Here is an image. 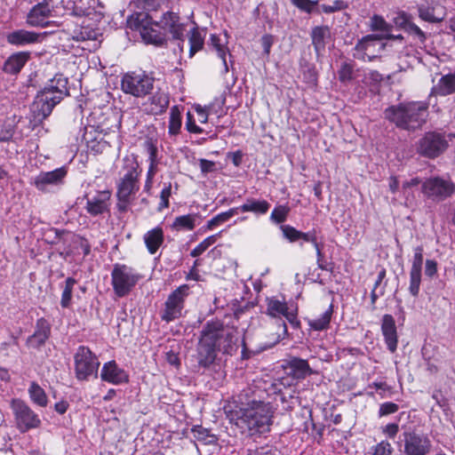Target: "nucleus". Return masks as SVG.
<instances>
[{
    "label": "nucleus",
    "mask_w": 455,
    "mask_h": 455,
    "mask_svg": "<svg viewBox=\"0 0 455 455\" xmlns=\"http://www.w3.org/2000/svg\"><path fill=\"white\" fill-rule=\"evenodd\" d=\"M52 0H44L32 7L27 17V23L32 27L44 28L48 26V19L52 13L50 2Z\"/></svg>",
    "instance_id": "19"
},
{
    "label": "nucleus",
    "mask_w": 455,
    "mask_h": 455,
    "mask_svg": "<svg viewBox=\"0 0 455 455\" xmlns=\"http://www.w3.org/2000/svg\"><path fill=\"white\" fill-rule=\"evenodd\" d=\"M339 79L343 84L351 82L354 78V67L350 63L343 62L338 71Z\"/></svg>",
    "instance_id": "47"
},
{
    "label": "nucleus",
    "mask_w": 455,
    "mask_h": 455,
    "mask_svg": "<svg viewBox=\"0 0 455 455\" xmlns=\"http://www.w3.org/2000/svg\"><path fill=\"white\" fill-rule=\"evenodd\" d=\"M448 147V141L443 134L430 132H427L418 144V152L424 156L435 158L441 155Z\"/></svg>",
    "instance_id": "14"
},
{
    "label": "nucleus",
    "mask_w": 455,
    "mask_h": 455,
    "mask_svg": "<svg viewBox=\"0 0 455 455\" xmlns=\"http://www.w3.org/2000/svg\"><path fill=\"white\" fill-rule=\"evenodd\" d=\"M144 242L150 254H155L164 243V231L157 227L144 235Z\"/></svg>",
    "instance_id": "31"
},
{
    "label": "nucleus",
    "mask_w": 455,
    "mask_h": 455,
    "mask_svg": "<svg viewBox=\"0 0 455 455\" xmlns=\"http://www.w3.org/2000/svg\"><path fill=\"white\" fill-rule=\"evenodd\" d=\"M381 333L387 349L391 353H395L397 349L398 336L395 321L392 315L386 314L382 316Z\"/></svg>",
    "instance_id": "21"
},
{
    "label": "nucleus",
    "mask_w": 455,
    "mask_h": 455,
    "mask_svg": "<svg viewBox=\"0 0 455 455\" xmlns=\"http://www.w3.org/2000/svg\"><path fill=\"white\" fill-rule=\"evenodd\" d=\"M235 214H237V209L235 208H231L227 212H220L207 221L205 228L208 230H212L214 228L219 227L220 225L228 221Z\"/></svg>",
    "instance_id": "40"
},
{
    "label": "nucleus",
    "mask_w": 455,
    "mask_h": 455,
    "mask_svg": "<svg viewBox=\"0 0 455 455\" xmlns=\"http://www.w3.org/2000/svg\"><path fill=\"white\" fill-rule=\"evenodd\" d=\"M102 32L99 28L92 26H81L78 30L74 32L73 38L76 41L91 42L90 45L93 49H97L102 41Z\"/></svg>",
    "instance_id": "25"
},
{
    "label": "nucleus",
    "mask_w": 455,
    "mask_h": 455,
    "mask_svg": "<svg viewBox=\"0 0 455 455\" xmlns=\"http://www.w3.org/2000/svg\"><path fill=\"white\" fill-rule=\"evenodd\" d=\"M290 208L287 205H278L274 208L270 214L271 221L280 224L286 220Z\"/></svg>",
    "instance_id": "46"
},
{
    "label": "nucleus",
    "mask_w": 455,
    "mask_h": 455,
    "mask_svg": "<svg viewBox=\"0 0 455 455\" xmlns=\"http://www.w3.org/2000/svg\"><path fill=\"white\" fill-rule=\"evenodd\" d=\"M192 432L194 433V436L198 441L203 442L204 444H213L218 441V438L215 435L211 434L208 429L204 428L201 426L194 427L192 428Z\"/></svg>",
    "instance_id": "41"
},
{
    "label": "nucleus",
    "mask_w": 455,
    "mask_h": 455,
    "mask_svg": "<svg viewBox=\"0 0 455 455\" xmlns=\"http://www.w3.org/2000/svg\"><path fill=\"white\" fill-rule=\"evenodd\" d=\"M189 286L182 284L174 290L164 302V308L161 312V319L164 322L170 323L182 315L185 299L188 295Z\"/></svg>",
    "instance_id": "12"
},
{
    "label": "nucleus",
    "mask_w": 455,
    "mask_h": 455,
    "mask_svg": "<svg viewBox=\"0 0 455 455\" xmlns=\"http://www.w3.org/2000/svg\"><path fill=\"white\" fill-rule=\"evenodd\" d=\"M454 189L455 187L452 182L439 177L429 178L421 186L423 195L435 202L445 200L453 194Z\"/></svg>",
    "instance_id": "13"
},
{
    "label": "nucleus",
    "mask_w": 455,
    "mask_h": 455,
    "mask_svg": "<svg viewBox=\"0 0 455 455\" xmlns=\"http://www.w3.org/2000/svg\"><path fill=\"white\" fill-rule=\"evenodd\" d=\"M169 95L163 91H156L148 100L149 112L160 115L165 112L169 106Z\"/></svg>",
    "instance_id": "29"
},
{
    "label": "nucleus",
    "mask_w": 455,
    "mask_h": 455,
    "mask_svg": "<svg viewBox=\"0 0 455 455\" xmlns=\"http://www.w3.org/2000/svg\"><path fill=\"white\" fill-rule=\"evenodd\" d=\"M141 278L140 274L125 264H115L111 272V284L119 298L128 295Z\"/></svg>",
    "instance_id": "7"
},
{
    "label": "nucleus",
    "mask_w": 455,
    "mask_h": 455,
    "mask_svg": "<svg viewBox=\"0 0 455 455\" xmlns=\"http://www.w3.org/2000/svg\"><path fill=\"white\" fill-rule=\"evenodd\" d=\"M196 214L178 216L174 219L172 228L176 231H191L196 227Z\"/></svg>",
    "instance_id": "36"
},
{
    "label": "nucleus",
    "mask_w": 455,
    "mask_h": 455,
    "mask_svg": "<svg viewBox=\"0 0 455 455\" xmlns=\"http://www.w3.org/2000/svg\"><path fill=\"white\" fill-rule=\"evenodd\" d=\"M403 455H428L432 443L428 436L417 430H407L400 435Z\"/></svg>",
    "instance_id": "11"
},
{
    "label": "nucleus",
    "mask_w": 455,
    "mask_h": 455,
    "mask_svg": "<svg viewBox=\"0 0 455 455\" xmlns=\"http://www.w3.org/2000/svg\"><path fill=\"white\" fill-rule=\"evenodd\" d=\"M43 35L28 31L26 29H17L6 36V41L8 44L15 46H24L28 44H36L41 41Z\"/></svg>",
    "instance_id": "24"
},
{
    "label": "nucleus",
    "mask_w": 455,
    "mask_h": 455,
    "mask_svg": "<svg viewBox=\"0 0 455 455\" xmlns=\"http://www.w3.org/2000/svg\"><path fill=\"white\" fill-rule=\"evenodd\" d=\"M223 327L220 320H211L204 325L197 346V362L200 366L209 367L215 361L219 337Z\"/></svg>",
    "instance_id": "5"
},
{
    "label": "nucleus",
    "mask_w": 455,
    "mask_h": 455,
    "mask_svg": "<svg viewBox=\"0 0 455 455\" xmlns=\"http://www.w3.org/2000/svg\"><path fill=\"white\" fill-rule=\"evenodd\" d=\"M87 149L93 154L102 153L106 148V141L103 140L102 137H98L94 140H92L86 145Z\"/></svg>",
    "instance_id": "54"
},
{
    "label": "nucleus",
    "mask_w": 455,
    "mask_h": 455,
    "mask_svg": "<svg viewBox=\"0 0 455 455\" xmlns=\"http://www.w3.org/2000/svg\"><path fill=\"white\" fill-rule=\"evenodd\" d=\"M68 84V77L62 74H57L37 92L30 107L34 123H42L51 115L54 107L69 95Z\"/></svg>",
    "instance_id": "3"
},
{
    "label": "nucleus",
    "mask_w": 455,
    "mask_h": 455,
    "mask_svg": "<svg viewBox=\"0 0 455 455\" xmlns=\"http://www.w3.org/2000/svg\"><path fill=\"white\" fill-rule=\"evenodd\" d=\"M408 30L410 33L414 34L418 36L421 43L425 42L426 35L425 33L414 23H408L407 25Z\"/></svg>",
    "instance_id": "62"
},
{
    "label": "nucleus",
    "mask_w": 455,
    "mask_h": 455,
    "mask_svg": "<svg viewBox=\"0 0 455 455\" xmlns=\"http://www.w3.org/2000/svg\"><path fill=\"white\" fill-rule=\"evenodd\" d=\"M220 235V233L210 235L205 238L191 251L190 256L196 258L203 254L211 245L216 243Z\"/></svg>",
    "instance_id": "43"
},
{
    "label": "nucleus",
    "mask_w": 455,
    "mask_h": 455,
    "mask_svg": "<svg viewBox=\"0 0 455 455\" xmlns=\"http://www.w3.org/2000/svg\"><path fill=\"white\" fill-rule=\"evenodd\" d=\"M76 283V280L73 277H68L66 279L60 299L62 307L67 308L69 307L72 299L73 288Z\"/></svg>",
    "instance_id": "42"
},
{
    "label": "nucleus",
    "mask_w": 455,
    "mask_h": 455,
    "mask_svg": "<svg viewBox=\"0 0 455 455\" xmlns=\"http://www.w3.org/2000/svg\"><path fill=\"white\" fill-rule=\"evenodd\" d=\"M418 12L419 17L428 22H440L443 18H437L435 16V8L428 4H419L418 6Z\"/></svg>",
    "instance_id": "45"
},
{
    "label": "nucleus",
    "mask_w": 455,
    "mask_h": 455,
    "mask_svg": "<svg viewBox=\"0 0 455 455\" xmlns=\"http://www.w3.org/2000/svg\"><path fill=\"white\" fill-rule=\"evenodd\" d=\"M286 368L290 370V374L297 379H303L313 374L307 361L299 357H291L286 363Z\"/></svg>",
    "instance_id": "27"
},
{
    "label": "nucleus",
    "mask_w": 455,
    "mask_h": 455,
    "mask_svg": "<svg viewBox=\"0 0 455 455\" xmlns=\"http://www.w3.org/2000/svg\"><path fill=\"white\" fill-rule=\"evenodd\" d=\"M432 92L441 96L455 92V74L443 76L437 84L433 87Z\"/></svg>",
    "instance_id": "34"
},
{
    "label": "nucleus",
    "mask_w": 455,
    "mask_h": 455,
    "mask_svg": "<svg viewBox=\"0 0 455 455\" xmlns=\"http://www.w3.org/2000/svg\"><path fill=\"white\" fill-rule=\"evenodd\" d=\"M422 264H423V247L417 246L416 248H414V255H413V259H412L411 269L421 270Z\"/></svg>",
    "instance_id": "55"
},
{
    "label": "nucleus",
    "mask_w": 455,
    "mask_h": 455,
    "mask_svg": "<svg viewBox=\"0 0 455 455\" xmlns=\"http://www.w3.org/2000/svg\"><path fill=\"white\" fill-rule=\"evenodd\" d=\"M421 283V270L411 269L410 270V293L417 297L419 292V287Z\"/></svg>",
    "instance_id": "44"
},
{
    "label": "nucleus",
    "mask_w": 455,
    "mask_h": 455,
    "mask_svg": "<svg viewBox=\"0 0 455 455\" xmlns=\"http://www.w3.org/2000/svg\"><path fill=\"white\" fill-rule=\"evenodd\" d=\"M228 44V35L225 33V39L222 40L218 35L212 34L210 36L209 45L212 47L213 50L216 51L220 59H221L224 70L227 73L228 71V67L227 64L226 56L229 52L227 47Z\"/></svg>",
    "instance_id": "32"
},
{
    "label": "nucleus",
    "mask_w": 455,
    "mask_h": 455,
    "mask_svg": "<svg viewBox=\"0 0 455 455\" xmlns=\"http://www.w3.org/2000/svg\"><path fill=\"white\" fill-rule=\"evenodd\" d=\"M267 314L273 317L278 318L275 320V324L279 329L276 337L271 342V345L278 343L282 339L287 335V326L281 319V316L286 318L290 324L298 329L300 326V322L298 320V308L297 307H289L285 301H281L272 299L267 303Z\"/></svg>",
    "instance_id": "6"
},
{
    "label": "nucleus",
    "mask_w": 455,
    "mask_h": 455,
    "mask_svg": "<svg viewBox=\"0 0 455 455\" xmlns=\"http://www.w3.org/2000/svg\"><path fill=\"white\" fill-rule=\"evenodd\" d=\"M98 137H100V134L97 133L93 127H90V129L85 128L84 133L83 135V140L87 145L88 143H90L92 140H94Z\"/></svg>",
    "instance_id": "63"
},
{
    "label": "nucleus",
    "mask_w": 455,
    "mask_h": 455,
    "mask_svg": "<svg viewBox=\"0 0 455 455\" xmlns=\"http://www.w3.org/2000/svg\"><path fill=\"white\" fill-rule=\"evenodd\" d=\"M427 107L420 102L401 103L387 108L385 118L404 130H414L421 127L427 117Z\"/></svg>",
    "instance_id": "4"
},
{
    "label": "nucleus",
    "mask_w": 455,
    "mask_h": 455,
    "mask_svg": "<svg viewBox=\"0 0 455 455\" xmlns=\"http://www.w3.org/2000/svg\"><path fill=\"white\" fill-rule=\"evenodd\" d=\"M51 324L44 317L37 319L35 331L27 339V344L34 348H39L44 346L51 335Z\"/></svg>",
    "instance_id": "22"
},
{
    "label": "nucleus",
    "mask_w": 455,
    "mask_h": 455,
    "mask_svg": "<svg viewBox=\"0 0 455 455\" xmlns=\"http://www.w3.org/2000/svg\"><path fill=\"white\" fill-rule=\"evenodd\" d=\"M29 397L32 402L40 407H46L48 398L45 391L35 381L31 382L28 388Z\"/></svg>",
    "instance_id": "37"
},
{
    "label": "nucleus",
    "mask_w": 455,
    "mask_h": 455,
    "mask_svg": "<svg viewBox=\"0 0 455 455\" xmlns=\"http://www.w3.org/2000/svg\"><path fill=\"white\" fill-rule=\"evenodd\" d=\"M437 273V262L434 259H427L425 264V275L430 278Z\"/></svg>",
    "instance_id": "61"
},
{
    "label": "nucleus",
    "mask_w": 455,
    "mask_h": 455,
    "mask_svg": "<svg viewBox=\"0 0 455 455\" xmlns=\"http://www.w3.org/2000/svg\"><path fill=\"white\" fill-rule=\"evenodd\" d=\"M380 43V37L377 35H367L359 40L355 48L353 56L355 59L371 61L378 58L379 53L384 49Z\"/></svg>",
    "instance_id": "16"
},
{
    "label": "nucleus",
    "mask_w": 455,
    "mask_h": 455,
    "mask_svg": "<svg viewBox=\"0 0 455 455\" xmlns=\"http://www.w3.org/2000/svg\"><path fill=\"white\" fill-rule=\"evenodd\" d=\"M181 113L178 106H172L170 110L168 132L171 136H176L181 129Z\"/></svg>",
    "instance_id": "39"
},
{
    "label": "nucleus",
    "mask_w": 455,
    "mask_h": 455,
    "mask_svg": "<svg viewBox=\"0 0 455 455\" xmlns=\"http://www.w3.org/2000/svg\"><path fill=\"white\" fill-rule=\"evenodd\" d=\"M172 195V184L168 183L164 185V188L160 193L161 202L158 205V211L161 212L165 208L169 207V198Z\"/></svg>",
    "instance_id": "52"
},
{
    "label": "nucleus",
    "mask_w": 455,
    "mask_h": 455,
    "mask_svg": "<svg viewBox=\"0 0 455 455\" xmlns=\"http://www.w3.org/2000/svg\"><path fill=\"white\" fill-rule=\"evenodd\" d=\"M394 449L387 441H381L373 447L372 455H393Z\"/></svg>",
    "instance_id": "53"
},
{
    "label": "nucleus",
    "mask_w": 455,
    "mask_h": 455,
    "mask_svg": "<svg viewBox=\"0 0 455 455\" xmlns=\"http://www.w3.org/2000/svg\"><path fill=\"white\" fill-rule=\"evenodd\" d=\"M15 424L21 433H26L30 429L37 428L41 425V419L38 415L22 400L12 399L11 403Z\"/></svg>",
    "instance_id": "10"
},
{
    "label": "nucleus",
    "mask_w": 455,
    "mask_h": 455,
    "mask_svg": "<svg viewBox=\"0 0 455 455\" xmlns=\"http://www.w3.org/2000/svg\"><path fill=\"white\" fill-rule=\"evenodd\" d=\"M127 26L139 31L146 44L156 46L165 44L170 34L172 39L179 41L180 51L183 52L185 24L176 12H164L159 21L154 20L148 13L137 12L127 19Z\"/></svg>",
    "instance_id": "2"
},
{
    "label": "nucleus",
    "mask_w": 455,
    "mask_h": 455,
    "mask_svg": "<svg viewBox=\"0 0 455 455\" xmlns=\"http://www.w3.org/2000/svg\"><path fill=\"white\" fill-rule=\"evenodd\" d=\"M84 199L87 213L96 217L109 212L111 191L90 190L84 195Z\"/></svg>",
    "instance_id": "17"
},
{
    "label": "nucleus",
    "mask_w": 455,
    "mask_h": 455,
    "mask_svg": "<svg viewBox=\"0 0 455 455\" xmlns=\"http://www.w3.org/2000/svg\"><path fill=\"white\" fill-rule=\"evenodd\" d=\"M313 246L315 247V252H316V263H317V267L322 269V270H326V267L325 265L323 264V244L322 243H319L317 240L313 243Z\"/></svg>",
    "instance_id": "58"
},
{
    "label": "nucleus",
    "mask_w": 455,
    "mask_h": 455,
    "mask_svg": "<svg viewBox=\"0 0 455 455\" xmlns=\"http://www.w3.org/2000/svg\"><path fill=\"white\" fill-rule=\"evenodd\" d=\"M75 374L78 380H88L97 377L100 361L95 354L85 346H79L74 355Z\"/></svg>",
    "instance_id": "9"
},
{
    "label": "nucleus",
    "mask_w": 455,
    "mask_h": 455,
    "mask_svg": "<svg viewBox=\"0 0 455 455\" xmlns=\"http://www.w3.org/2000/svg\"><path fill=\"white\" fill-rule=\"evenodd\" d=\"M199 165L202 173L207 174L216 171V163L211 160L201 158L199 159Z\"/></svg>",
    "instance_id": "59"
},
{
    "label": "nucleus",
    "mask_w": 455,
    "mask_h": 455,
    "mask_svg": "<svg viewBox=\"0 0 455 455\" xmlns=\"http://www.w3.org/2000/svg\"><path fill=\"white\" fill-rule=\"evenodd\" d=\"M30 59L29 52H19L12 54L4 61L3 70L9 75H17Z\"/></svg>",
    "instance_id": "26"
},
{
    "label": "nucleus",
    "mask_w": 455,
    "mask_h": 455,
    "mask_svg": "<svg viewBox=\"0 0 455 455\" xmlns=\"http://www.w3.org/2000/svg\"><path fill=\"white\" fill-rule=\"evenodd\" d=\"M310 36L315 52L319 55L324 51L327 40L331 38V29L328 26H316L312 28Z\"/></svg>",
    "instance_id": "28"
},
{
    "label": "nucleus",
    "mask_w": 455,
    "mask_h": 455,
    "mask_svg": "<svg viewBox=\"0 0 455 455\" xmlns=\"http://www.w3.org/2000/svg\"><path fill=\"white\" fill-rule=\"evenodd\" d=\"M333 314V305L331 304L329 307L317 318L308 319L307 323L309 327L317 331L327 330L330 327V323Z\"/></svg>",
    "instance_id": "35"
},
{
    "label": "nucleus",
    "mask_w": 455,
    "mask_h": 455,
    "mask_svg": "<svg viewBox=\"0 0 455 455\" xmlns=\"http://www.w3.org/2000/svg\"><path fill=\"white\" fill-rule=\"evenodd\" d=\"M100 378L103 381L113 385H120L129 381V375L124 369L120 368L114 360L103 364Z\"/></svg>",
    "instance_id": "20"
},
{
    "label": "nucleus",
    "mask_w": 455,
    "mask_h": 455,
    "mask_svg": "<svg viewBox=\"0 0 455 455\" xmlns=\"http://www.w3.org/2000/svg\"><path fill=\"white\" fill-rule=\"evenodd\" d=\"M270 204L267 200H257L255 198H247L245 202L235 207L237 212H253L255 214H265L268 212Z\"/></svg>",
    "instance_id": "30"
},
{
    "label": "nucleus",
    "mask_w": 455,
    "mask_h": 455,
    "mask_svg": "<svg viewBox=\"0 0 455 455\" xmlns=\"http://www.w3.org/2000/svg\"><path fill=\"white\" fill-rule=\"evenodd\" d=\"M243 154L241 150H236L235 152H229L228 154V157H229L235 167H239L243 162Z\"/></svg>",
    "instance_id": "64"
},
{
    "label": "nucleus",
    "mask_w": 455,
    "mask_h": 455,
    "mask_svg": "<svg viewBox=\"0 0 455 455\" xmlns=\"http://www.w3.org/2000/svg\"><path fill=\"white\" fill-rule=\"evenodd\" d=\"M140 189V182L137 180L120 179L116 185V209L119 212H126L132 201V196Z\"/></svg>",
    "instance_id": "18"
},
{
    "label": "nucleus",
    "mask_w": 455,
    "mask_h": 455,
    "mask_svg": "<svg viewBox=\"0 0 455 455\" xmlns=\"http://www.w3.org/2000/svg\"><path fill=\"white\" fill-rule=\"evenodd\" d=\"M399 410V406L392 402H386L380 404L379 409V416L383 417L395 413Z\"/></svg>",
    "instance_id": "56"
},
{
    "label": "nucleus",
    "mask_w": 455,
    "mask_h": 455,
    "mask_svg": "<svg viewBox=\"0 0 455 455\" xmlns=\"http://www.w3.org/2000/svg\"><path fill=\"white\" fill-rule=\"evenodd\" d=\"M68 168L61 166L51 172H41L31 182L41 192L47 193L64 184Z\"/></svg>",
    "instance_id": "15"
},
{
    "label": "nucleus",
    "mask_w": 455,
    "mask_h": 455,
    "mask_svg": "<svg viewBox=\"0 0 455 455\" xmlns=\"http://www.w3.org/2000/svg\"><path fill=\"white\" fill-rule=\"evenodd\" d=\"M189 57L192 58L197 52L203 49L204 44V36L198 30L197 28H194L189 32Z\"/></svg>",
    "instance_id": "38"
},
{
    "label": "nucleus",
    "mask_w": 455,
    "mask_h": 455,
    "mask_svg": "<svg viewBox=\"0 0 455 455\" xmlns=\"http://www.w3.org/2000/svg\"><path fill=\"white\" fill-rule=\"evenodd\" d=\"M144 148L149 155V159L153 164L156 161L157 155V148L153 140L148 139L144 142Z\"/></svg>",
    "instance_id": "60"
},
{
    "label": "nucleus",
    "mask_w": 455,
    "mask_h": 455,
    "mask_svg": "<svg viewBox=\"0 0 455 455\" xmlns=\"http://www.w3.org/2000/svg\"><path fill=\"white\" fill-rule=\"evenodd\" d=\"M122 170L124 172L122 179L139 180L140 172L139 171L137 156L134 154L124 156Z\"/></svg>",
    "instance_id": "33"
},
{
    "label": "nucleus",
    "mask_w": 455,
    "mask_h": 455,
    "mask_svg": "<svg viewBox=\"0 0 455 455\" xmlns=\"http://www.w3.org/2000/svg\"><path fill=\"white\" fill-rule=\"evenodd\" d=\"M264 394L265 390L259 387L243 389L238 395L242 406L235 410L225 408L227 418L252 434L269 432L275 411L271 403L264 400Z\"/></svg>",
    "instance_id": "1"
},
{
    "label": "nucleus",
    "mask_w": 455,
    "mask_h": 455,
    "mask_svg": "<svg viewBox=\"0 0 455 455\" xmlns=\"http://www.w3.org/2000/svg\"><path fill=\"white\" fill-rule=\"evenodd\" d=\"M291 2L297 8L308 14L313 12L315 6L317 4V1L312 0H291Z\"/></svg>",
    "instance_id": "51"
},
{
    "label": "nucleus",
    "mask_w": 455,
    "mask_h": 455,
    "mask_svg": "<svg viewBox=\"0 0 455 455\" xmlns=\"http://www.w3.org/2000/svg\"><path fill=\"white\" fill-rule=\"evenodd\" d=\"M239 332L236 328L225 326L219 337L218 351L224 354H232L237 349Z\"/></svg>",
    "instance_id": "23"
},
{
    "label": "nucleus",
    "mask_w": 455,
    "mask_h": 455,
    "mask_svg": "<svg viewBox=\"0 0 455 455\" xmlns=\"http://www.w3.org/2000/svg\"><path fill=\"white\" fill-rule=\"evenodd\" d=\"M155 79L145 72H127L121 80V89L126 94L143 98L151 93Z\"/></svg>",
    "instance_id": "8"
},
{
    "label": "nucleus",
    "mask_w": 455,
    "mask_h": 455,
    "mask_svg": "<svg viewBox=\"0 0 455 455\" xmlns=\"http://www.w3.org/2000/svg\"><path fill=\"white\" fill-rule=\"evenodd\" d=\"M186 129L188 132L195 134L203 132V129L196 124L194 116L190 112L187 113Z\"/></svg>",
    "instance_id": "57"
},
{
    "label": "nucleus",
    "mask_w": 455,
    "mask_h": 455,
    "mask_svg": "<svg viewBox=\"0 0 455 455\" xmlns=\"http://www.w3.org/2000/svg\"><path fill=\"white\" fill-rule=\"evenodd\" d=\"M283 236L291 243H295L299 240L301 231L296 229L290 225H284L281 227Z\"/></svg>",
    "instance_id": "50"
},
{
    "label": "nucleus",
    "mask_w": 455,
    "mask_h": 455,
    "mask_svg": "<svg viewBox=\"0 0 455 455\" xmlns=\"http://www.w3.org/2000/svg\"><path fill=\"white\" fill-rule=\"evenodd\" d=\"M371 29L373 31L388 32L389 25L379 15H373L371 18Z\"/></svg>",
    "instance_id": "49"
},
{
    "label": "nucleus",
    "mask_w": 455,
    "mask_h": 455,
    "mask_svg": "<svg viewBox=\"0 0 455 455\" xmlns=\"http://www.w3.org/2000/svg\"><path fill=\"white\" fill-rule=\"evenodd\" d=\"M319 8L323 12L330 14L347 9V4L342 0H335L331 4H321Z\"/></svg>",
    "instance_id": "48"
}]
</instances>
